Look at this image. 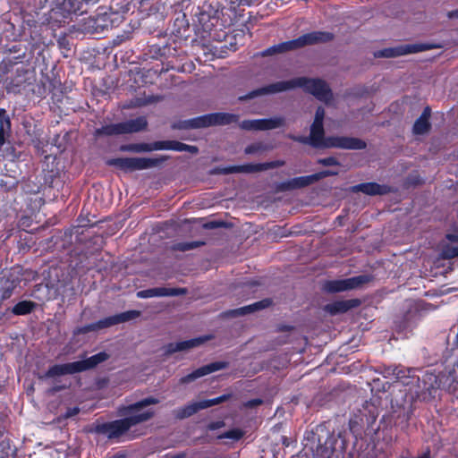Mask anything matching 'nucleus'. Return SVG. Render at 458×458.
<instances>
[{"instance_id":"13d9d810","label":"nucleus","mask_w":458,"mask_h":458,"mask_svg":"<svg viewBox=\"0 0 458 458\" xmlns=\"http://www.w3.org/2000/svg\"><path fill=\"white\" fill-rule=\"evenodd\" d=\"M420 114H431V108L429 106H426Z\"/></svg>"},{"instance_id":"a19ab883","label":"nucleus","mask_w":458,"mask_h":458,"mask_svg":"<svg viewBox=\"0 0 458 458\" xmlns=\"http://www.w3.org/2000/svg\"><path fill=\"white\" fill-rule=\"evenodd\" d=\"M114 320L113 316L105 318L98 322H95L96 330L98 331L100 329L107 328L112 326H114Z\"/></svg>"},{"instance_id":"58836bf2","label":"nucleus","mask_w":458,"mask_h":458,"mask_svg":"<svg viewBox=\"0 0 458 458\" xmlns=\"http://www.w3.org/2000/svg\"><path fill=\"white\" fill-rule=\"evenodd\" d=\"M204 245L203 242L194 241L187 242H178L173 245L172 249L178 251H188Z\"/></svg>"},{"instance_id":"20e7f679","label":"nucleus","mask_w":458,"mask_h":458,"mask_svg":"<svg viewBox=\"0 0 458 458\" xmlns=\"http://www.w3.org/2000/svg\"><path fill=\"white\" fill-rule=\"evenodd\" d=\"M41 8L48 7L47 21L54 25L65 23L72 14H83L88 7L99 0H38Z\"/></svg>"},{"instance_id":"c85d7f7f","label":"nucleus","mask_w":458,"mask_h":458,"mask_svg":"<svg viewBox=\"0 0 458 458\" xmlns=\"http://www.w3.org/2000/svg\"><path fill=\"white\" fill-rule=\"evenodd\" d=\"M108 358L109 355L106 352H101L86 360L75 361L76 365H78V372L93 369L99 363L106 360Z\"/></svg>"},{"instance_id":"6e6d98bb","label":"nucleus","mask_w":458,"mask_h":458,"mask_svg":"<svg viewBox=\"0 0 458 458\" xmlns=\"http://www.w3.org/2000/svg\"><path fill=\"white\" fill-rule=\"evenodd\" d=\"M447 16L450 19H458V9L448 12Z\"/></svg>"},{"instance_id":"4d7b16f0","label":"nucleus","mask_w":458,"mask_h":458,"mask_svg":"<svg viewBox=\"0 0 458 458\" xmlns=\"http://www.w3.org/2000/svg\"><path fill=\"white\" fill-rule=\"evenodd\" d=\"M185 454L184 453H179L177 454H174V455H166L165 458H185Z\"/></svg>"},{"instance_id":"69168bd1","label":"nucleus","mask_w":458,"mask_h":458,"mask_svg":"<svg viewBox=\"0 0 458 458\" xmlns=\"http://www.w3.org/2000/svg\"><path fill=\"white\" fill-rule=\"evenodd\" d=\"M419 458H430L429 455L428 454H423L421 457H419Z\"/></svg>"},{"instance_id":"b1692460","label":"nucleus","mask_w":458,"mask_h":458,"mask_svg":"<svg viewBox=\"0 0 458 458\" xmlns=\"http://www.w3.org/2000/svg\"><path fill=\"white\" fill-rule=\"evenodd\" d=\"M211 339V336H203V337H198L193 338L187 341L178 342V343H172L169 344L166 347V352L167 353H174L176 352L185 351L189 350L197 346H199L206 341Z\"/></svg>"},{"instance_id":"7c9ffc66","label":"nucleus","mask_w":458,"mask_h":458,"mask_svg":"<svg viewBox=\"0 0 458 458\" xmlns=\"http://www.w3.org/2000/svg\"><path fill=\"white\" fill-rule=\"evenodd\" d=\"M48 83L49 90L52 93L53 105H55L58 101V98H61L60 95H66V93L59 79H51Z\"/></svg>"},{"instance_id":"37998d69","label":"nucleus","mask_w":458,"mask_h":458,"mask_svg":"<svg viewBox=\"0 0 458 458\" xmlns=\"http://www.w3.org/2000/svg\"><path fill=\"white\" fill-rule=\"evenodd\" d=\"M174 151H187V152H190L191 154H197L199 149L195 146L187 145V144H184V143H182L180 141H176L175 140V149H174Z\"/></svg>"},{"instance_id":"864d4df0","label":"nucleus","mask_w":458,"mask_h":458,"mask_svg":"<svg viewBox=\"0 0 458 458\" xmlns=\"http://www.w3.org/2000/svg\"><path fill=\"white\" fill-rule=\"evenodd\" d=\"M261 403H262V401L260 399H252V400L248 401L245 403V406L248 408H254Z\"/></svg>"},{"instance_id":"f257e3e1","label":"nucleus","mask_w":458,"mask_h":458,"mask_svg":"<svg viewBox=\"0 0 458 458\" xmlns=\"http://www.w3.org/2000/svg\"><path fill=\"white\" fill-rule=\"evenodd\" d=\"M0 61V84L7 92L18 93L28 81L26 50L20 44H15L6 47Z\"/></svg>"},{"instance_id":"cd10ccee","label":"nucleus","mask_w":458,"mask_h":458,"mask_svg":"<svg viewBox=\"0 0 458 458\" xmlns=\"http://www.w3.org/2000/svg\"><path fill=\"white\" fill-rule=\"evenodd\" d=\"M271 304V301L269 299H265L250 305H247L239 309L232 310L227 312L228 315L233 317L244 316L247 314L253 313L257 310H260L267 308Z\"/></svg>"},{"instance_id":"c9c22d12","label":"nucleus","mask_w":458,"mask_h":458,"mask_svg":"<svg viewBox=\"0 0 458 458\" xmlns=\"http://www.w3.org/2000/svg\"><path fill=\"white\" fill-rule=\"evenodd\" d=\"M140 316V312L139 310H128L125 312H122L120 314L114 315V320L115 325L124 323L130 320H133L138 318Z\"/></svg>"},{"instance_id":"49530a36","label":"nucleus","mask_w":458,"mask_h":458,"mask_svg":"<svg viewBox=\"0 0 458 458\" xmlns=\"http://www.w3.org/2000/svg\"><path fill=\"white\" fill-rule=\"evenodd\" d=\"M318 163L325 166L339 165L338 160L334 157L318 159Z\"/></svg>"},{"instance_id":"0eeeda50","label":"nucleus","mask_w":458,"mask_h":458,"mask_svg":"<svg viewBox=\"0 0 458 458\" xmlns=\"http://www.w3.org/2000/svg\"><path fill=\"white\" fill-rule=\"evenodd\" d=\"M158 403L159 400L155 397H147L135 403L119 407L118 414L124 418L130 428H132L133 426L150 420L154 416V411L152 410L143 411V409L148 405L157 404Z\"/></svg>"},{"instance_id":"412c9836","label":"nucleus","mask_w":458,"mask_h":458,"mask_svg":"<svg viewBox=\"0 0 458 458\" xmlns=\"http://www.w3.org/2000/svg\"><path fill=\"white\" fill-rule=\"evenodd\" d=\"M61 98L58 101L51 106V111L53 113H58L57 114H71L72 113H77L83 110V106L76 104L72 97L67 95H60Z\"/></svg>"},{"instance_id":"3c124183","label":"nucleus","mask_w":458,"mask_h":458,"mask_svg":"<svg viewBox=\"0 0 458 458\" xmlns=\"http://www.w3.org/2000/svg\"><path fill=\"white\" fill-rule=\"evenodd\" d=\"M225 426L224 421H214L208 424V428L209 430H216Z\"/></svg>"},{"instance_id":"9b49d317","label":"nucleus","mask_w":458,"mask_h":458,"mask_svg":"<svg viewBox=\"0 0 458 458\" xmlns=\"http://www.w3.org/2000/svg\"><path fill=\"white\" fill-rule=\"evenodd\" d=\"M433 47H434L432 45L423 43L400 45L394 47H386L381 50H377L374 53V56L376 58H392L408 54L423 52Z\"/></svg>"},{"instance_id":"2eb2a0df","label":"nucleus","mask_w":458,"mask_h":458,"mask_svg":"<svg viewBox=\"0 0 458 458\" xmlns=\"http://www.w3.org/2000/svg\"><path fill=\"white\" fill-rule=\"evenodd\" d=\"M175 149V140H159L152 143H136L122 147V150L142 153L154 150H174Z\"/></svg>"},{"instance_id":"79ce46f5","label":"nucleus","mask_w":458,"mask_h":458,"mask_svg":"<svg viewBox=\"0 0 458 458\" xmlns=\"http://www.w3.org/2000/svg\"><path fill=\"white\" fill-rule=\"evenodd\" d=\"M229 397H230V394H223V395L218 396V397L214 398V399L204 400V401H202L204 408L207 409V408H209L211 406L219 404V403L228 400Z\"/></svg>"},{"instance_id":"39448f33","label":"nucleus","mask_w":458,"mask_h":458,"mask_svg":"<svg viewBox=\"0 0 458 458\" xmlns=\"http://www.w3.org/2000/svg\"><path fill=\"white\" fill-rule=\"evenodd\" d=\"M335 35L328 31H311L303 34L297 38L281 42L271 46L261 51L259 55L262 57L271 56L276 54L285 53L292 50H297L306 46H311L320 43H327L334 39Z\"/></svg>"},{"instance_id":"f704fd0d","label":"nucleus","mask_w":458,"mask_h":458,"mask_svg":"<svg viewBox=\"0 0 458 458\" xmlns=\"http://www.w3.org/2000/svg\"><path fill=\"white\" fill-rule=\"evenodd\" d=\"M428 116H420L414 125H413V132L415 134H425L427 133L430 129V123L428 119Z\"/></svg>"},{"instance_id":"bb28decb","label":"nucleus","mask_w":458,"mask_h":458,"mask_svg":"<svg viewBox=\"0 0 458 458\" xmlns=\"http://www.w3.org/2000/svg\"><path fill=\"white\" fill-rule=\"evenodd\" d=\"M203 402H193L190 403L182 407H179L174 409L172 413L176 420H184L189 418L195 413H197L200 410H204Z\"/></svg>"},{"instance_id":"8fccbe9b","label":"nucleus","mask_w":458,"mask_h":458,"mask_svg":"<svg viewBox=\"0 0 458 458\" xmlns=\"http://www.w3.org/2000/svg\"><path fill=\"white\" fill-rule=\"evenodd\" d=\"M448 243L458 244V234L457 233H448L445 235V240Z\"/></svg>"},{"instance_id":"dca6fc26","label":"nucleus","mask_w":458,"mask_h":458,"mask_svg":"<svg viewBox=\"0 0 458 458\" xmlns=\"http://www.w3.org/2000/svg\"><path fill=\"white\" fill-rule=\"evenodd\" d=\"M160 99L159 96L146 95L145 91H139L131 98L122 101L119 106L122 110L137 109L158 102Z\"/></svg>"},{"instance_id":"c03bdc74","label":"nucleus","mask_w":458,"mask_h":458,"mask_svg":"<svg viewBox=\"0 0 458 458\" xmlns=\"http://www.w3.org/2000/svg\"><path fill=\"white\" fill-rule=\"evenodd\" d=\"M266 150V147L262 143H254L247 146L245 148V154L250 155V154H256L259 152H263Z\"/></svg>"},{"instance_id":"774afa93","label":"nucleus","mask_w":458,"mask_h":458,"mask_svg":"<svg viewBox=\"0 0 458 458\" xmlns=\"http://www.w3.org/2000/svg\"><path fill=\"white\" fill-rule=\"evenodd\" d=\"M4 97V93L0 91V99Z\"/></svg>"},{"instance_id":"e2e57ef3","label":"nucleus","mask_w":458,"mask_h":458,"mask_svg":"<svg viewBox=\"0 0 458 458\" xmlns=\"http://www.w3.org/2000/svg\"><path fill=\"white\" fill-rule=\"evenodd\" d=\"M209 114L224 115V114H229L228 113H225V112H215V113H210Z\"/></svg>"},{"instance_id":"2f4dec72","label":"nucleus","mask_w":458,"mask_h":458,"mask_svg":"<svg viewBox=\"0 0 458 458\" xmlns=\"http://www.w3.org/2000/svg\"><path fill=\"white\" fill-rule=\"evenodd\" d=\"M440 255L445 259H454L458 256V244L448 243L443 241Z\"/></svg>"},{"instance_id":"393cba45","label":"nucleus","mask_w":458,"mask_h":458,"mask_svg":"<svg viewBox=\"0 0 458 458\" xmlns=\"http://www.w3.org/2000/svg\"><path fill=\"white\" fill-rule=\"evenodd\" d=\"M166 160V157H131L132 171L145 170L159 166Z\"/></svg>"},{"instance_id":"c756f323","label":"nucleus","mask_w":458,"mask_h":458,"mask_svg":"<svg viewBox=\"0 0 458 458\" xmlns=\"http://www.w3.org/2000/svg\"><path fill=\"white\" fill-rule=\"evenodd\" d=\"M316 182L314 174L296 177L289 182H287L286 185L288 189H300L310 185Z\"/></svg>"},{"instance_id":"4be33fe9","label":"nucleus","mask_w":458,"mask_h":458,"mask_svg":"<svg viewBox=\"0 0 458 458\" xmlns=\"http://www.w3.org/2000/svg\"><path fill=\"white\" fill-rule=\"evenodd\" d=\"M415 370L413 369L398 366V371L395 373L394 379L402 382L404 386H410L411 390H414L416 394L420 392V378L414 375Z\"/></svg>"},{"instance_id":"72a5a7b5","label":"nucleus","mask_w":458,"mask_h":458,"mask_svg":"<svg viewBox=\"0 0 458 458\" xmlns=\"http://www.w3.org/2000/svg\"><path fill=\"white\" fill-rule=\"evenodd\" d=\"M36 307V303L30 301H22L14 305L12 311L15 315H26L30 313Z\"/></svg>"},{"instance_id":"f3484780","label":"nucleus","mask_w":458,"mask_h":458,"mask_svg":"<svg viewBox=\"0 0 458 458\" xmlns=\"http://www.w3.org/2000/svg\"><path fill=\"white\" fill-rule=\"evenodd\" d=\"M207 7L208 10L203 6L196 14V21L203 32L210 33L217 24V10H214L211 5Z\"/></svg>"},{"instance_id":"f03ea898","label":"nucleus","mask_w":458,"mask_h":458,"mask_svg":"<svg viewBox=\"0 0 458 458\" xmlns=\"http://www.w3.org/2000/svg\"><path fill=\"white\" fill-rule=\"evenodd\" d=\"M300 88L304 92L314 96L318 100L330 104L334 100L331 88L322 79L296 77L288 81H280L268 84L263 88L250 92L248 96L240 97V99L251 98L260 94H273Z\"/></svg>"},{"instance_id":"6e6552de","label":"nucleus","mask_w":458,"mask_h":458,"mask_svg":"<svg viewBox=\"0 0 458 458\" xmlns=\"http://www.w3.org/2000/svg\"><path fill=\"white\" fill-rule=\"evenodd\" d=\"M147 124L145 116H139L137 119L129 122L103 126L96 130V134L114 135L137 132L145 129Z\"/></svg>"},{"instance_id":"aec40b11","label":"nucleus","mask_w":458,"mask_h":458,"mask_svg":"<svg viewBox=\"0 0 458 458\" xmlns=\"http://www.w3.org/2000/svg\"><path fill=\"white\" fill-rule=\"evenodd\" d=\"M284 165L283 161H275L263 164H249L243 165H233L224 169L225 174L232 173H254L278 167Z\"/></svg>"},{"instance_id":"bf43d9fd","label":"nucleus","mask_w":458,"mask_h":458,"mask_svg":"<svg viewBox=\"0 0 458 458\" xmlns=\"http://www.w3.org/2000/svg\"><path fill=\"white\" fill-rule=\"evenodd\" d=\"M349 425H350V429L352 431V432H355V427L357 425V422L351 420L350 422H349Z\"/></svg>"},{"instance_id":"a18cd8bd","label":"nucleus","mask_w":458,"mask_h":458,"mask_svg":"<svg viewBox=\"0 0 458 458\" xmlns=\"http://www.w3.org/2000/svg\"><path fill=\"white\" fill-rule=\"evenodd\" d=\"M398 371V366L384 367L382 374L385 377L394 379L395 373Z\"/></svg>"},{"instance_id":"a211bd4d","label":"nucleus","mask_w":458,"mask_h":458,"mask_svg":"<svg viewBox=\"0 0 458 458\" xmlns=\"http://www.w3.org/2000/svg\"><path fill=\"white\" fill-rule=\"evenodd\" d=\"M228 367V362L226 361H216L209 363L208 365L202 366L197 369H195L193 372L182 377L180 379L181 384H188L191 383L197 378H199L201 377H204L206 375H208L210 373H213L215 371L225 369Z\"/></svg>"},{"instance_id":"e433bc0d","label":"nucleus","mask_w":458,"mask_h":458,"mask_svg":"<svg viewBox=\"0 0 458 458\" xmlns=\"http://www.w3.org/2000/svg\"><path fill=\"white\" fill-rule=\"evenodd\" d=\"M411 105V98L405 97L402 99L401 103L398 101L392 103L388 107V112L391 113V114H400L401 113L406 111L404 106Z\"/></svg>"},{"instance_id":"ea45409f","label":"nucleus","mask_w":458,"mask_h":458,"mask_svg":"<svg viewBox=\"0 0 458 458\" xmlns=\"http://www.w3.org/2000/svg\"><path fill=\"white\" fill-rule=\"evenodd\" d=\"M243 434L244 432L242 429L233 428L220 435L218 438H229L237 441L242 437Z\"/></svg>"},{"instance_id":"a878e982","label":"nucleus","mask_w":458,"mask_h":458,"mask_svg":"<svg viewBox=\"0 0 458 458\" xmlns=\"http://www.w3.org/2000/svg\"><path fill=\"white\" fill-rule=\"evenodd\" d=\"M353 191H360L367 195H385L390 191V188L386 185H380L377 182H365L353 186Z\"/></svg>"},{"instance_id":"5fc2aeb1","label":"nucleus","mask_w":458,"mask_h":458,"mask_svg":"<svg viewBox=\"0 0 458 458\" xmlns=\"http://www.w3.org/2000/svg\"><path fill=\"white\" fill-rule=\"evenodd\" d=\"M223 225H224V223H222V222H211V223L207 224L206 227L212 229V228L220 227Z\"/></svg>"},{"instance_id":"338daca9","label":"nucleus","mask_w":458,"mask_h":458,"mask_svg":"<svg viewBox=\"0 0 458 458\" xmlns=\"http://www.w3.org/2000/svg\"><path fill=\"white\" fill-rule=\"evenodd\" d=\"M188 30H189V24L187 23V25L185 26L184 31H186Z\"/></svg>"},{"instance_id":"6ab92c4d","label":"nucleus","mask_w":458,"mask_h":458,"mask_svg":"<svg viewBox=\"0 0 458 458\" xmlns=\"http://www.w3.org/2000/svg\"><path fill=\"white\" fill-rule=\"evenodd\" d=\"M186 293L187 290L185 288L156 287L139 291L136 295L140 299H148L153 297L179 296Z\"/></svg>"},{"instance_id":"0e129e2a","label":"nucleus","mask_w":458,"mask_h":458,"mask_svg":"<svg viewBox=\"0 0 458 458\" xmlns=\"http://www.w3.org/2000/svg\"><path fill=\"white\" fill-rule=\"evenodd\" d=\"M0 114H6V112L4 108H0Z\"/></svg>"},{"instance_id":"5701e85b","label":"nucleus","mask_w":458,"mask_h":458,"mask_svg":"<svg viewBox=\"0 0 458 458\" xmlns=\"http://www.w3.org/2000/svg\"><path fill=\"white\" fill-rule=\"evenodd\" d=\"M78 365L74 362L65 364H55L48 369V370L42 376L40 379L56 378L64 375H72L78 372Z\"/></svg>"},{"instance_id":"1a4fd4ad","label":"nucleus","mask_w":458,"mask_h":458,"mask_svg":"<svg viewBox=\"0 0 458 458\" xmlns=\"http://www.w3.org/2000/svg\"><path fill=\"white\" fill-rule=\"evenodd\" d=\"M237 116H197L179 124H173V129H197L209 126L226 125L236 122Z\"/></svg>"},{"instance_id":"4468645a","label":"nucleus","mask_w":458,"mask_h":458,"mask_svg":"<svg viewBox=\"0 0 458 458\" xmlns=\"http://www.w3.org/2000/svg\"><path fill=\"white\" fill-rule=\"evenodd\" d=\"M284 124L282 116H274L266 119L244 120L240 128L245 131H267L279 128Z\"/></svg>"},{"instance_id":"423d86ee","label":"nucleus","mask_w":458,"mask_h":458,"mask_svg":"<svg viewBox=\"0 0 458 458\" xmlns=\"http://www.w3.org/2000/svg\"><path fill=\"white\" fill-rule=\"evenodd\" d=\"M174 69H175L174 65L170 64V63L166 64L165 68H164V64L162 67L157 64L156 67L151 68L134 67L133 69H130L126 75L127 88L136 91L137 89H140L142 86L153 84L163 72Z\"/></svg>"},{"instance_id":"473e14b6","label":"nucleus","mask_w":458,"mask_h":458,"mask_svg":"<svg viewBox=\"0 0 458 458\" xmlns=\"http://www.w3.org/2000/svg\"><path fill=\"white\" fill-rule=\"evenodd\" d=\"M107 165L120 168L125 172H132L131 157H118L109 159Z\"/></svg>"},{"instance_id":"4c0bfd02","label":"nucleus","mask_w":458,"mask_h":458,"mask_svg":"<svg viewBox=\"0 0 458 458\" xmlns=\"http://www.w3.org/2000/svg\"><path fill=\"white\" fill-rule=\"evenodd\" d=\"M350 309V305L347 301H335L326 306V310L330 314H337L347 311Z\"/></svg>"},{"instance_id":"680f3d73","label":"nucleus","mask_w":458,"mask_h":458,"mask_svg":"<svg viewBox=\"0 0 458 458\" xmlns=\"http://www.w3.org/2000/svg\"><path fill=\"white\" fill-rule=\"evenodd\" d=\"M315 114H325V110L323 107L319 106L317 108Z\"/></svg>"},{"instance_id":"09e8293b","label":"nucleus","mask_w":458,"mask_h":458,"mask_svg":"<svg viewBox=\"0 0 458 458\" xmlns=\"http://www.w3.org/2000/svg\"><path fill=\"white\" fill-rule=\"evenodd\" d=\"M92 331H97L96 330V327H95V323H91V324H89L87 326H84V327H78L75 330V334H87V333L92 332Z\"/></svg>"},{"instance_id":"de8ad7c7","label":"nucleus","mask_w":458,"mask_h":458,"mask_svg":"<svg viewBox=\"0 0 458 458\" xmlns=\"http://www.w3.org/2000/svg\"><path fill=\"white\" fill-rule=\"evenodd\" d=\"M337 174H338V171H335V170H325V171L314 174V177H315L316 182H318L320 179H323L325 177L334 176V175H337Z\"/></svg>"},{"instance_id":"052dcab7","label":"nucleus","mask_w":458,"mask_h":458,"mask_svg":"<svg viewBox=\"0 0 458 458\" xmlns=\"http://www.w3.org/2000/svg\"><path fill=\"white\" fill-rule=\"evenodd\" d=\"M243 3L247 5H251L259 2V0H242Z\"/></svg>"},{"instance_id":"f8f14e48","label":"nucleus","mask_w":458,"mask_h":458,"mask_svg":"<svg viewBox=\"0 0 458 458\" xmlns=\"http://www.w3.org/2000/svg\"><path fill=\"white\" fill-rule=\"evenodd\" d=\"M177 48L175 47H173L171 44L167 43H157L148 45L145 52V55L148 58L159 60L161 62V64H159L160 67H162L164 64V68L166 67L167 63L173 64V61H170L169 58H174L177 56Z\"/></svg>"},{"instance_id":"7ed1b4c3","label":"nucleus","mask_w":458,"mask_h":458,"mask_svg":"<svg viewBox=\"0 0 458 458\" xmlns=\"http://www.w3.org/2000/svg\"><path fill=\"white\" fill-rule=\"evenodd\" d=\"M324 116H315L310 125L309 137H293L298 142L309 144L317 148H342V149H364L366 142L360 139L344 136L325 137Z\"/></svg>"},{"instance_id":"ddd939ff","label":"nucleus","mask_w":458,"mask_h":458,"mask_svg":"<svg viewBox=\"0 0 458 458\" xmlns=\"http://www.w3.org/2000/svg\"><path fill=\"white\" fill-rule=\"evenodd\" d=\"M130 428H131L123 418L110 422L98 424L95 427L94 431L98 434L106 436L108 439H115L122 437L130 430Z\"/></svg>"},{"instance_id":"603ef678","label":"nucleus","mask_w":458,"mask_h":458,"mask_svg":"<svg viewBox=\"0 0 458 458\" xmlns=\"http://www.w3.org/2000/svg\"><path fill=\"white\" fill-rule=\"evenodd\" d=\"M13 293V288L8 286L5 289H4L3 293H1V300H5L11 297Z\"/></svg>"},{"instance_id":"9d476101","label":"nucleus","mask_w":458,"mask_h":458,"mask_svg":"<svg viewBox=\"0 0 458 458\" xmlns=\"http://www.w3.org/2000/svg\"><path fill=\"white\" fill-rule=\"evenodd\" d=\"M371 280V276L360 275L346 279L327 281L324 284V289L328 293H339L344 291H349L358 289L361 287L363 284L370 282Z\"/></svg>"}]
</instances>
